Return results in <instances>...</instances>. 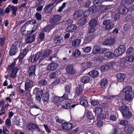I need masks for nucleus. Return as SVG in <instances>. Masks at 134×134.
I'll use <instances>...</instances> for the list:
<instances>
[{"label": "nucleus", "mask_w": 134, "mask_h": 134, "mask_svg": "<svg viewBox=\"0 0 134 134\" xmlns=\"http://www.w3.org/2000/svg\"><path fill=\"white\" fill-rule=\"evenodd\" d=\"M119 97L118 95L114 96V95H108L107 96H105V98L106 99H111L113 98H114L115 99H117Z\"/></svg>", "instance_id": "nucleus-53"}, {"label": "nucleus", "mask_w": 134, "mask_h": 134, "mask_svg": "<svg viewBox=\"0 0 134 134\" xmlns=\"http://www.w3.org/2000/svg\"><path fill=\"white\" fill-rule=\"evenodd\" d=\"M81 40L80 39H77L75 40L72 42V46L75 48L78 47L81 43Z\"/></svg>", "instance_id": "nucleus-23"}, {"label": "nucleus", "mask_w": 134, "mask_h": 134, "mask_svg": "<svg viewBox=\"0 0 134 134\" xmlns=\"http://www.w3.org/2000/svg\"><path fill=\"white\" fill-rule=\"evenodd\" d=\"M88 74L92 77H95L98 75L99 72L97 70H94L90 71L88 73Z\"/></svg>", "instance_id": "nucleus-30"}, {"label": "nucleus", "mask_w": 134, "mask_h": 134, "mask_svg": "<svg viewBox=\"0 0 134 134\" xmlns=\"http://www.w3.org/2000/svg\"><path fill=\"white\" fill-rule=\"evenodd\" d=\"M57 75V73L55 72H53L51 73L50 74L49 76V77L51 79H54L56 77Z\"/></svg>", "instance_id": "nucleus-64"}, {"label": "nucleus", "mask_w": 134, "mask_h": 134, "mask_svg": "<svg viewBox=\"0 0 134 134\" xmlns=\"http://www.w3.org/2000/svg\"><path fill=\"white\" fill-rule=\"evenodd\" d=\"M43 92L42 90L38 91L36 94V99L38 101H40L42 94Z\"/></svg>", "instance_id": "nucleus-27"}, {"label": "nucleus", "mask_w": 134, "mask_h": 134, "mask_svg": "<svg viewBox=\"0 0 134 134\" xmlns=\"http://www.w3.org/2000/svg\"><path fill=\"white\" fill-rule=\"evenodd\" d=\"M35 69L36 66L35 65H32L29 68L28 71V74L30 77L32 79L34 78Z\"/></svg>", "instance_id": "nucleus-6"}, {"label": "nucleus", "mask_w": 134, "mask_h": 134, "mask_svg": "<svg viewBox=\"0 0 134 134\" xmlns=\"http://www.w3.org/2000/svg\"><path fill=\"white\" fill-rule=\"evenodd\" d=\"M110 68L108 64H107L106 65L102 66L101 67V70L102 71H106Z\"/></svg>", "instance_id": "nucleus-43"}, {"label": "nucleus", "mask_w": 134, "mask_h": 134, "mask_svg": "<svg viewBox=\"0 0 134 134\" xmlns=\"http://www.w3.org/2000/svg\"><path fill=\"white\" fill-rule=\"evenodd\" d=\"M5 124L9 127L12 125L10 120L9 119H7L5 121Z\"/></svg>", "instance_id": "nucleus-58"}, {"label": "nucleus", "mask_w": 134, "mask_h": 134, "mask_svg": "<svg viewBox=\"0 0 134 134\" xmlns=\"http://www.w3.org/2000/svg\"><path fill=\"white\" fill-rule=\"evenodd\" d=\"M19 70L17 66L15 67L12 71L10 76L12 78H14L16 77V74Z\"/></svg>", "instance_id": "nucleus-19"}, {"label": "nucleus", "mask_w": 134, "mask_h": 134, "mask_svg": "<svg viewBox=\"0 0 134 134\" xmlns=\"http://www.w3.org/2000/svg\"><path fill=\"white\" fill-rule=\"evenodd\" d=\"M122 53L118 49H116L114 51V56H115V57L118 56H119Z\"/></svg>", "instance_id": "nucleus-50"}, {"label": "nucleus", "mask_w": 134, "mask_h": 134, "mask_svg": "<svg viewBox=\"0 0 134 134\" xmlns=\"http://www.w3.org/2000/svg\"><path fill=\"white\" fill-rule=\"evenodd\" d=\"M132 91V88L130 85L126 86L123 88L121 92L124 93L127 92H131Z\"/></svg>", "instance_id": "nucleus-25"}, {"label": "nucleus", "mask_w": 134, "mask_h": 134, "mask_svg": "<svg viewBox=\"0 0 134 134\" xmlns=\"http://www.w3.org/2000/svg\"><path fill=\"white\" fill-rule=\"evenodd\" d=\"M89 25L90 27H94L96 26L97 24V20L94 18L91 19L89 22Z\"/></svg>", "instance_id": "nucleus-29"}, {"label": "nucleus", "mask_w": 134, "mask_h": 134, "mask_svg": "<svg viewBox=\"0 0 134 134\" xmlns=\"http://www.w3.org/2000/svg\"><path fill=\"white\" fill-rule=\"evenodd\" d=\"M17 9V7L11 6V10L13 11L12 14L14 15H16V12Z\"/></svg>", "instance_id": "nucleus-49"}, {"label": "nucleus", "mask_w": 134, "mask_h": 134, "mask_svg": "<svg viewBox=\"0 0 134 134\" xmlns=\"http://www.w3.org/2000/svg\"><path fill=\"white\" fill-rule=\"evenodd\" d=\"M87 115L88 119L90 120L92 119L93 118L92 113L90 112H88L87 113Z\"/></svg>", "instance_id": "nucleus-63"}, {"label": "nucleus", "mask_w": 134, "mask_h": 134, "mask_svg": "<svg viewBox=\"0 0 134 134\" xmlns=\"http://www.w3.org/2000/svg\"><path fill=\"white\" fill-rule=\"evenodd\" d=\"M52 53V51L50 49H48L45 51L42 54V58L43 59L48 56Z\"/></svg>", "instance_id": "nucleus-34"}, {"label": "nucleus", "mask_w": 134, "mask_h": 134, "mask_svg": "<svg viewBox=\"0 0 134 134\" xmlns=\"http://www.w3.org/2000/svg\"><path fill=\"white\" fill-rule=\"evenodd\" d=\"M108 80L107 79L104 78L101 80L100 82V86L101 87L104 88L107 85Z\"/></svg>", "instance_id": "nucleus-37"}, {"label": "nucleus", "mask_w": 134, "mask_h": 134, "mask_svg": "<svg viewBox=\"0 0 134 134\" xmlns=\"http://www.w3.org/2000/svg\"><path fill=\"white\" fill-rule=\"evenodd\" d=\"M35 16L37 20H40L41 19V15L37 12L35 14Z\"/></svg>", "instance_id": "nucleus-62"}, {"label": "nucleus", "mask_w": 134, "mask_h": 134, "mask_svg": "<svg viewBox=\"0 0 134 134\" xmlns=\"http://www.w3.org/2000/svg\"><path fill=\"white\" fill-rule=\"evenodd\" d=\"M87 17H83L80 19L78 21V24L80 26H82L85 25L87 21Z\"/></svg>", "instance_id": "nucleus-22"}, {"label": "nucleus", "mask_w": 134, "mask_h": 134, "mask_svg": "<svg viewBox=\"0 0 134 134\" xmlns=\"http://www.w3.org/2000/svg\"><path fill=\"white\" fill-rule=\"evenodd\" d=\"M76 92L77 95L81 94L82 92V86L81 85H78L76 89Z\"/></svg>", "instance_id": "nucleus-31"}, {"label": "nucleus", "mask_w": 134, "mask_h": 134, "mask_svg": "<svg viewBox=\"0 0 134 134\" xmlns=\"http://www.w3.org/2000/svg\"><path fill=\"white\" fill-rule=\"evenodd\" d=\"M108 8V7L106 5H101L99 8V11L100 12H103L107 10Z\"/></svg>", "instance_id": "nucleus-44"}, {"label": "nucleus", "mask_w": 134, "mask_h": 134, "mask_svg": "<svg viewBox=\"0 0 134 134\" xmlns=\"http://www.w3.org/2000/svg\"><path fill=\"white\" fill-rule=\"evenodd\" d=\"M81 80L82 82L85 83L89 82L90 80V78L88 75L84 76L82 77Z\"/></svg>", "instance_id": "nucleus-40"}, {"label": "nucleus", "mask_w": 134, "mask_h": 134, "mask_svg": "<svg viewBox=\"0 0 134 134\" xmlns=\"http://www.w3.org/2000/svg\"><path fill=\"white\" fill-rule=\"evenodd\" d=\"M128 123V122L126 120H122L120 122V124L122 125H127Z\"/></svg>", "instance_id": "nucleus-60"}, {"label": "nucleus", "mask_w": 134, "mask_h": 134, "mask_svg": "<svg viewBox=\"0 0 134 134\" xmlns=\"http://www.w3.org/2000/svg\"><path fill=\"white\" fill-rule=\"evenodd\" d=\"M71 89L70 86L66 85L65 86V92L70 93V90Z\"/></svg>", "instance_id": "nucleus-56"}, {"label": "nucleus", "mask_w": 134, "mask_h": 134, "mask_svg": "<svg viewBox=\"0 0 134 134\" xmlns=\"http://www.w3.org/2000/svg\"><path fill=\"white\" fill-rule=\"evenodd\" d=\"M62 128L66 130H70L73 128V125L71 123L64 122L62 125Z\"/></svg>", "instance_id": "nucleus-10"}, {"label": "nucleus", "mask_w": 134, "mask_h": 134, "mask_svg": "<svg viewBox=\"0 0 134 134\" xmlns=\"http://www.w3.org/2000/svg\"><path fill=\"white\" fill-rule=\"evenodd\" d=\"M120 110L122 114L128 111V108L125 105H123L120 107Z\"/></svg>", "instance_id": "nucleus-39"}, {"label": "nucleus", "mask_w": 134, "mask_h": 134, "mask_svg": "<svg viewBox=\"0 0 134 134\" xmlns=\"http://www.w3.org/2000/svg\"><path fill=\"white\" fill-rule=\"evenodd\" d=\"M63 100L62 97L55 96L53 98V102L58 106L61 105V103Z\"/></svg>", "instance_id": "nucleus-14"}, {"label": "nucleus", "mask_w": 134, "mask_h": 134, "mask_svg": "<svg viewBox=\"0 0 134 134\" xmlns=\"http://www.w3.org/2000/svg\"><path fill=\"white\" fill-rule=\"evenodd\" d=\"M21 43L20 41L14 42L10 47L9 54L11 56L15 55L18 51V48L21 46Z\"/></svg>", "instance_id": "nucleus-1"}, {"label": "nucleus", "mask_w": 134, "mask_h": 134, "mask_svg": "<svg viewBox=\"0 0 134 134\" xmlns=\"http://www.w3.org/2000/svg\"><path fill=\"white\" fill-rule=\"evenodd\" d=\"M49 99V95L48 93H46L43 95L42 99L45 102H48Z\"/></svg>", "instance_id": "nucleus-41"}, {"label": "nucleus", "mask_w": 134, "mask_h": 134, "mask_svg": "<svg viewBox=\"0 0 134 134\" xmlns=\"http://www.w3.org/2000/svg\"><path fill=\"white\" fill-rule=\"evenodd\" d=\"M5 38L4 37H0V46H2L4 44Z\"/></svg>", "instance_id": "nucleus-57"}, {"label": "nucleus", "mask_w": 134, "mask_h": 134, "mask_svg": "<svg viewBox=\"0 0 134 134\" xmlns=\"http://www.w3.org/2000/svg\"><path fill=\"white\" fill-rule=\"evenodd\" d=\"M115 42L114 38H112L109 40H105L103 42V44L105 45H110L113 44Z\"/></svg>", "instance_id": "nucleus-26"}, {"label": "nucleus", "mask_w": 134, "mask_h": 134, "mask_svg": "<svg viewBox=\"0 0 134 134\" xmlns=\"http://www.w3.org/2000/svg\"><path fill=\"white\" fill-rule=\"evenodd\" d=\"M92 63L90 62H88L86 63H82V69L83 71H84L90 67L92 66Z\"/></svg>", "instance_id": "nucleus-18"}, {"label": "nucleus", "mask_w": 134, "mask_h": 134, "mask_svg": "<svg viewBox=\"0 0 134 134\" xmlns=\"http://www.w3.org/2000/svg\"><path fill=\"white\" fill-rule=\"evenodd\" d=\"M118 49L122 54L124 53L126 50L125 47L124 45L120 46Z\"/></svg>", "instance_id": "nucleus-46"}, {"label": "nucleus", "mask_w": 134, "mask_h": 134, "mask_svg": "<svg viewBox=\"0 0 134 134\" xmlns=\"http://www.w3.org/2000/svg\"><path fill=\"white\" fill-rule=\"evenodd\" d=\"M94 37V36L93 34L87 35L85 36V40L87 42H89L93 39Z\"/></svg>", "instance_id": "nucleus-36"}, {"label": "nucleus", "mask_w": 134, "mask_h": 134, "mask_svg": "<svg viewBox=\"0 0 134 134\" xmlns=\"http://www.w3.org/2000/svg\"><path fill=\"white\" fill-rule=\"evenodd\" d=\"M134 57L132 55L129 56L125 58V60L129 62H131L134 60Z\"/></svg>", "instance_id": "nucleus-47"}, {"label": "nucleus", "mask_w": 134, "mask_h": 134, "mask_svg": "<svg viewBox=\"0 0 134 134\" xmlns=\"http://www.w3.org/2000/svg\"><path fill=\"white\" fill-rule=\"evenodd\" d=\"M103 24L105 26V29L106 30H110L112 29L114 26V24L110 20H105L103 23Z\"/></svg>", "instance_id": "nucleus-4"}, {"label": "nucleus", "mask_w": 134, "mask_h": 134, "mask_svg": "<svg viewBox=\"0 0 134 134\" xmlns=\"http://www.w3.org/2000/svg\"><path fill=\"white\" fill-rule=\"evenodd\" d=\"M3 131L4 134H9L8 130L5 126L3 127Z\"/></svg>", "instance_id": "nucleus-61"}, {"label": "nucleus", "mask_w": 134, "mask_h": 134, "mask_svg": "<svg viewBox=\"0 0 134 134\" xmlns=\"http://www.w3.org/2000/svg\"><path fill=\"white\" fill-rule=\"evenodd\" d=\"M118 10L119 12L122 14L126 13L128 11V9L125 7V5L122 4L121 3L118 7Z\"/></svg>", "instance_id": "nucleus-9"}, {"label": "nucleus", "mask_w": 134, "mask_h": 134, "mask_svg": "<svg viewBox=\"0 0 134 134\" xmlns=\"http://www.w3.org/2000/svg\"><path fill=\"white\" fill-rule=\"evenodd\" d=\"M130 30V25L128 24H126L125 25L124 30L125 31H129Z\"/></svg>", "instance_id": "nucleus-59"}, {"label": "nucleus", "mask_w": 134, "mask_h": 134, "mask_svg": "<svg viewBox=\"0 0 134 134\" xmlns=\"http://www.w3.org/2000/svg\"><path fill=\"white\" fill-rule=\"evenodd\" d=\"M94 112L96 114H98L102 113V111L101 108L99 107H97L95 108Z\"/></svg>", "instance_id": "nucleus-45"}, {"label": "nucleus", "mask_w": 134, "mask_h": 134, "mask_svg": "<svg viewBox=\"0 0 134 134\" xmlns=\"http://www.w3.org/2000/svg\"><path fill=\"white\" fill-rule=\"evenodd\" d=\"M34 85L35 83L34 82L29 79H27L25 83V91L28 90L31 87H32Z\"/></svg>", "instance_id": "nucleus-7"}, {"label": "nucleus", "mask_w": 134, "mask_h": 134, "mask_svg": "<svg viewBox=\"0 0 134 134\" xmlns=\"http://www.w3.org/2000/svg\"><path fill=\"white\" fill-rule=\"evenodd\" d=\"M82 14L81 10H79L76 11L73 15V18L74 20H76L81 16Z\"/></svg>", "instance_id": "nucleus-21"}, {"label": "nucleus", "mask_w": 134, "mask_h": 134, "mask_svg": "<svg viewBox=\"0 0 134 134\" xmlns=\"http://www.w3.org/2000/svg\"><path fill=\"white\" fill-rule=\"evenodd\" d=\"M53 3H50L44 9V12L46 13H49L52 11L53 8Z\"/></svg>", "instance_id": "nucleus-17"}, {"label": "nucleus", "mask_w": 134, "mask_h": 134, "mask_svg": "<svg viewBox=\"0 0 134 134\" xmlns=\"http://www.w3.org/2000/svg\"><path fill=\"white\" fill-rule=\"evenodd\" d=\"M134 130L133 127L131 125H127L125 127V131L128 134H131Z\"/></svg>", "instance_id": "nucleus-15"}, {"label": "nucleus", "mask_w": 134, "mask_h": 134, "mask_svg": "<svg viewBox=\"0 0 134 134\" xmlns=\"http://www.w3.org/2000/svg\"><path fill=\"white\" fill-rule=\"evenodd\" d=\"M67 72L70 74H75L76 71L75 70L72 65H69L67 66L66 68Z\"/></svg>", "instance_id": "nucleus-16"}, {"label": "nucleus", "mask_w": 134, "mask_h": 134, "mask_svg": "<svg viewBox=\"0 0 134 134\" xmlns=\"http://www.w3.org/2000/svg\"><path fill=\"white\" fill-rule=\"evenodd\" d=\"M62 37L61 36H57L56 37L55 39V41L56 43H59L61 42L62 40Z\"/></svg>", "instance_id": "nucleus-51"}, {"label": "nucleus", "mask_w": 134, "mask_h": 134, "mask_svg": "<svg viewBox=\"0 0 134 134\" xmlns=\"http://www.w3.org/2000/svg\"><path fill=\"white\" fill-rule=\"evenodd\" d=\"M77 29V26L75 25H72L68 26L66 29V30L68 32H74Z\"/></svg>", "instance_id": "nucleus-20"}, {"label": "nucleus", "mask_w": 134, "mask_h": 134, "mask_svg": "<svg viewBox=\"0 0 134 134\" xmlns=\"http://www.w3.org/2000/svg\"><path fill=\"white\" fill-rule=\"evenodd\" d=\"M116 76L117 81L119 82H124L126 77V75L122 73H118Z\"/></svg>", "instance_id": "nucleus-8"}, {"label": "nucleus", "mask_w": 134, "mask_h": 134, "mask_svg": "<svg viewBox=\"0 0 134 134\" xmlns=\"http://www.w3.org/2000/svg\"><path fill=\"white\" fill-rule=\"evenodd\" d=\"M81 54V52L79 49H76L73 53V55L74 57H77Z\"/></svg>", "instance_id": "nucleus-48"}, {"label": "nucleus", "mask_w": 134, "mask_h": 134, "mask_svg": "<svg viewBox=\"0 0 134 134\" xmlns=\"http://www.w3.org/2000/svg\"><path fill=\"white\" fill-rule=\"evenodd\" d=\"M27 128L30 130L32 129H35L37 131H40V129L36 125L32 123H30L27 124L26 126Z\"/></svg>", "instance_id": "nucleus-13"}, {"label": "nucleus", "mask_w": 134, "mask_h": 134, "mask_svg": "<svg viewBox=\"0 0 134 134\" xmlns=\"http://www.w3.org/2000/svg\"><path fill=\"white\" fill-rule=\"evenodd\" d=\"M29 22H28L26 23L21 28V34L24 36H26L30 34H32L34 32L33 30H32L30 31V30L27 29L26 31V29L28 27L31 28V26L30 25H27L28 24H29Z\"/></svg>", "instance_id": "nucleus-2"}, {"label": "nucleus", "mask_w": 134, "mask_h": 134, "mask_svg": "<svg viewBox=\"0 0 134 134\" xmlns=\"http://www.w3.org/2000/svg\"><path fill=\"white\" fill-rule=\"evenodd\" d=\"M16 60H15L11 64L8 66L7 69L8 70L11 71L13 70L16 65Z\"/></svg>", "instance_id": "nucleus-33"}, {"label": "nucleus", "mask_w": 134, "mask_h": 134, "mask_svg": "<svg viewBox=\"0 0 134 134\" xmlns=\"http://www.w3.org/2000/svg\"><path fill=\"white\" fill-rule=\"evenodd\" d=\"M80 102L81 105L85 107H87L88 103L86 97H82L80 99Z\"/></svg>", "instance_id": "nucleus-24"}, {"label": "nucleus", "mask_w": 134, "mask_h": 134, "mask_svg": "<svg viewBox=\"0 0 134 134\" xmlns=\"http://www.w3.org/2000/svg\"><path fill=\"white\" fill-rule=\"evenodd\" d=\"M104 56L107 57L111 58L114 56V54L112 53L111 52H108L105 53Z\"/></svg>", "instance_id": "nucleus-52"}, {"label": "nucleus", "mask_w": 134, "mask_h": 134, "mask_svg": "<svg viewBox=\"0 0 134 134\" xmlns=\"http://www.w3.org/2000/svg\"><path fill=\"white\" fill-rule=\"evenodd\" d=\"M58 65L55 63L50 64L47 66V69L48 70L53 71L56 70L58 67Z\"/></svg>", "instance_id": "nucleus-12"}, {"label": "nucleus", "mask_w": 134, "mask_h": 134, "mask_svg": "<svg viewBox=\"0 0 134 134\" xmlns=\"http://www.w3.org/2000/svg\"><path fill=\"white\" fill-rule=\"evenodd\" d=\"M30 58V59L32 62H34L38 60H40L43 59L42 58V54L41 52H37L34 56H31Z\"/></svg>", "instance_id": "nucleus-5"}, {"label": "nucleus", "mask_w": 134, "mask_h": 134, "mask_svg": "<svg viewBox=\"0 0 134 134\" xmlns=\"http://www.w3.org/2000/svg\"><path fill=\"white\" fill-rule=\"evenodd\" d=\"M100 52V48L99 47L96 46L93 47L92 50V53L93 54H98Z\"/></svg>", "instance_id": "nucleus-38"}, {"label": "nucleus", "mask_w": 134, "mask_h": 134, "mask_svg": "<svg viewBox=\"0 0 134 134\" xmlns=\"http://www.w3.org/2000/svg\"><path fill=\"white\" fill-rule=\"evenodd\" d=\"M54 28V26H52L51 24L45 27L43 29V31L45 32H47Z\"/></svg>", "instance_id": "nucleus-42"}, {"label": "nucleus", "mask_w": 134, "mask_h": 134, "mask_svg": "<svg viewBox=\"0 0 134 134\" xmlns=\"http://www.w3.org/2000/svg\"><path fill=\"white\" fill-rule=\"evenodd\" d=\"M125 99L129 101H131L133 98L132 94H131L126 93L124 96Z\"/></svg>", "instance_id": "nucleus-28"}, {"label": "nucleus", "mask_w": 134, "mask_h": 134, "mask_svg": "<svg viewBox=\"0 0 134 134\" xmlns=\"http://www.w3.org/2000/svg\"><path fill=\"white\" fill-rule=\"evenodd\" d=\"M35 36L34 34H32L25 37V41L26 43H30L35 40Z\"/></svg>", "instance_id": "nucleus-11"}, {"label": "nucleus", "mask_w": 134, "mask_h": 134, "mask_svg": "<svg viewBox=\"0 0 134 134\" xmlns=\"http://www.w3.org/2000/svg\"><path fill=\"white\" fill-rule=\"evenodd\" d=\"M60 17L59 15H54L50 20V23L52 26L54 27L57 24L59 23L60 20Z\"/></svg>", "instance_id": "nucleus-3"}, {"label": "nucleus", "mask_w": 134, "mask_h": 134, "mask_svg": "<svg viewBox=\"0 0 134 134\" xmlns=\"http://www.w3.org/2000/svg\"><path fill=\"white\" fill-rule=\"evenodd\" d=\"M70 93L65 92L64 94L62 97V99L63 98L65 100H67L69 99V96L70 95Z\"/></svg>", "instance_id": "nucleus-54"}, {"label": "nucleus", "mask_w": 134, "mask_h": 134, "mask_svg": "<svg viewBox=\"0 0 134 134\" xmlns=\"http://www.w3.org/2000/svg\"><path fill=\"white\" fill-rule=\"evenodd\" d=\"M61 105L63 108L65 109H68L70 107V103L67 101H65L62 103Z\"/></svg>", "instance_id": "nucleus-32"}, {"label": "nucleus", "mask_w": 134, "mask_h": 134, "mask_svg": "<svg viewBox=\"0 0 134 134\" xmlns=\"http://www.w3.org/2000/svg\"><path fill=\"white\" fill-rule=\"evenodd\" d=\"M122 115L125 118L127 119L131 118L132 116L131 113L129 111L122 114Z\"/></svg>", "instance_id": "nucleus-35"}, {"label": "nucleus", "mask_w": 134, "mask_h": 134, "mask_svg": "<svg viewBox=\"0 0 134 134\" xmlns=\"http://www.w3.org/2000/svg\"><path fill=\"white\" fill-rule=\"evenodd\" d=\"M38 83L41 85H45L47 84L46 81L44 79H42L39 81Z\"/></svg>", "instance_id": "nucleus-55"}]
</instances>
